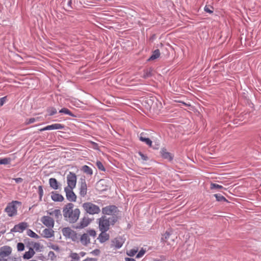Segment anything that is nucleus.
Returning a JSON list of instances; mask_svg holds the SVG:
<instances>
[{"instance_id":"nucleus-24","label":"nucleus","mask_w":261,"mask_h":261,"mask_svg":"<svg viewBox=\"0 0 261 261\" xmlns=\"http://www.w3.org/2000/svg\"><path fill=\"white\" fill-rule=\"evenodd\" d=\"M140 140L142 142L145 143L147 145H148L150 147L151 146L152 141H151V140L148 138L143 137V135L142 134H141L140 135Z\"/></svg>"},{"instance_id":"nucleus-43","label":"nucleus","mask_w":261,"mask_h":261,"mask_svg":"<svg viewBox=\"0 0 261 261\" xmlns=\"http://www.w3.org/2000/svg\"><path fill=\"white\" fill-rule=\"evenodd\" d=\"M90 253L94 255H98L100 253V251L98 249H95L94 250L91 252Z\"/></svg>"},{"instance_id":"nucleus-16","label":"nucleus","mask_w":261,"mask_h":261,"mask_svg":"<svg viewBox=\"0 0 261 261\" xmlns=\"http://www.w3.org/2000/svg\"><path fill=\"white\" fill-rule=\"evenodd\" d=\"M161 153L162 156L167 160L171 161L173 158V155L171 153L168 152L165 148L162 149Z\"/></svg>"},{"instance_id":"nucleus-1","label":"nucleus","mask_w":261,"mask_h":261,"mask_svg":"<svg viewBox=\"0 0 261 261\" xmlns=\"http://www.w3.org/2000/svg\"><path fill=\"white\" fill-rule=\"evenodd\" d=\"M81 212L79 208H74L71 203L66 204L63 208V215L65 221L74 223L79 219Z\"/></svg>"},{"instance_id":"nucleus-12","label":"nucleus","mask_w":261,"mask_h":261,"mask_svg":"<svg viewBox=\"0 0 261 261\" xmlns=\"http://www.w3.org/2000/svg\"><path fill=\"white\" fill-rule=\"evenodd\" d=\"M64 126L61 124L55 123L51 125H47L43 128L40 129V131H44L47 130H53V129H61L63 128Z\"/></svg>"},{"instance_id":"nucleus-49","label":"nucleus","mask_w":261,"mask_h":261,"mask_svg":"<svg viewBox=\"0 0 261 261\" xmlns=\"http://www.w3.org/2000/svg\"><path fill=\"white\" fill-rule=\"evenodd\" d=\"M125 261H136V260L134 258H128V257H126L125 258Z\"/></svg>"},{"instance_id":"nucleus-46","label":"nucleus","mask_w":261,"mask_h":261,"mask_svg":"<svg viewBox=\"0 0 261 261\" xmlns=\"http://www.w3.org/2000/svg\"><path fill=\"white\" fill-rule=\"evenodd\" d=\"M139 155L141 156V159L144 161H146L147 160V156H146L145 155H144L141 152H139Z\"/></svg>"},{"instance_id":"nucleus-42","label":"nucleus","mask_w":261,"mask_h":261,"mask_svg":"<svg viewBox=\"0 0 261 261\" xmlns=\"http://www.w3.org/2000/svg\"><path fill=\"white\" fill-rule=\"evenodd\" d=\"M38 189H39V194L40 198H41V197H42L43 194V190L42 189V187L41 186H39L38 188Z\"/></svg>"},{"instance_id":"nucleus-45","label":"nucleus","mask_w":261,"mask_h":261,"mask_svg":"<svg viewBox=\"0 0 261 261\" xmlns=\"http://www.w3.org/2000/svg\"><path fill=\"white\" fill-rule=\"evenodd\" d=\"M6 97H3L0 99V105L2 106L6 102Z\"/></svg>"},{"instance_id":"nucleus-23","label":"nucleus","mask_w":261,"mask_h":261,"mask_svg":"<svg viewBox=\"0 0 261 261\" xmlns=\"http://www.w3.org/2000/svg\"><path fill=\"white\" fill-rule=\"evenodd\" d=\"M160 56V52L159 49L155 50L150 57L148 59V61H153L158 59Z\"/></svg>"},{"instance_id":"nucleus-39","label":"nucleus","mask_w":261,"mask_h":261,"mask_svg":"<svg viewBox=\"0 0 261 261\" xmlns=\"http://www.w3.org/2000/svg\"><path fill=\"white\" fill-rule=\"evenodd\" d=\"M145 251L143 249H141L137 254L136 257L140 258V257H142L144 255V254H145Z\"/></svg>"},{"instance_id":"nucleus-4","label":"nucleus","mask_w":261,"mask_h":261,"mask_svg":"<svg viewBox=\"0 0 261 261\" xmlns=\"http://www.w3.org/2000/svg\"><path fill=\"white\" fill-rule=\"evenodd\" d=\"M96 231L93 229L87 231L86 233L83 234L80 237V242L84 246H88L90 243V236L94 238L96 237Z\"/></svg>"},{"instance_id":"nucleus-18","label":"nucleus","mask_w":261,"mask_h":261,"mask_svg":"<svg viewBox=\"0 0 261 261\" xmlns=\"http://www.w3.org/2000/svg\"><path fill=\"white\" fill-rule=\"evenodd\" d=\"M51 198L54 201H62L64 200V197L61 194L53 192L51 193Z\"/></svg>"},{"instance_id":"nucleus-50","label":"nucleus","mask_w":261,"mask_h":261,"mask_svg":"<svg viewBox=\"0 0 261 261\" xmlns=\"http://www.w3.org/2000/svg\"><path fill=\"white\" fill-rule=\"evenodd\" d=\"M79 256L80 257H83L86 254V253L84 252H81L79 254Z\"/></svg>"},{"instance_id":"nucleus-20","label":"nucleus","mask_w":261,"mask_h":261,"mask_svg":"<svg viewBox=\"0 0 261 261\" xmlns=\"http://www.w3.org/2000/svg\"><path fill=\"white\" fill-rule=\"evenodd\" d=\"M49 184L50 187L54 190H57L59 188V183L55 178H50L49 179Z\"/></svg>"},{"instance_id":"nucleus-26","label":"nucleus","mask_w":261,"mask_h":261,"mask_svg":"<svg viewBox=\"0 0 261 261\" xmlns=\"http://www.w3.org/2000/svg\"><path fill=\"white\" fill-rule=\"evenodd\" d=\"M47 247L49 248L50 249H51L55 251H56L57 252L59 253L60 251V248L58 246V245L56 244H54L51 243H49L47 244Z\"/></svg>"},{"instance_id":"nucleus-52","label":"nucleus","mask_w":261,"mask_h":261,"mask_svg":"<svg viewBox=\"0 0 261 261\" xmlns=\"http://www.w3.org/2000/svg\"><path fill=\"white\" fill-rule=\"evenodd\" d=\"M0 261H7V260H6V259H5L1 258L0 257Z\"/></svg>"},{"instance_id":"nucleus-27","label":"nucleus","mask_w":261,"mask_h":261,"mask_svg":"<svg viewBox=\"0 0 261 261\" xmlns=\"http://www.w3.org/2000/svg\"><path fill=\"white\" fill-rule=\"evenodd\" d=\"M27 233L29 237L31 238H35L36 239L39 238V236L31 229H28L27 231Z\"/></svg>"},{"instance_id":"nucleus-11","label":"nucleus","mask_w":261,"mask_h":261,"mask_svg":"<svg viewBox=\"0 0 261 261\" xmlns=\"http://www.w3.org/2000/svg\"><path fill=\"white\" fill-rule=\"evenodd\" d=\"M64 191L66 193V196L67 199L70 201H75L76 199V196L75 194L73 192V189H70L68 188H64Z\"/></svg>"},{"instance_id":"nucleus-21","label":"nucleus","mask_w":261,"mask_h":261,"mask_svg":"<svg viewBox=\"0 0 261 261\" xmlns=\"http://www.w3.org/2000/svg\"><path fill=\"white\" fill-rule=\"evenodd\" d=\"M87 193V184L85 180H82L80 187V194L84 196Z\"/></svg>"},{"instance_id":"nucleus-31","label":"nucleus","mask_w":261,"mask_h":261,"mask_svg":"<svg viewBox=\"0 0 261 261\" xmlns=\"http://www.w3.org/2000/svg\"><path fill=\"white\" fill-rule=\"evenodd\" d=\"M60 113H64L69 116H73L72 113L67 108H63L59 111Z\"/></svg>"},{"instance_id":"nucleus-10","label":"nucleus","mask_w":261,"mask_h":261,"mask_svg":"<svg viewBox=\"0 0 261 261\" xmlns=\"http://www.w3.org/2000/svg\"><path fill=\"white\" fill-rule=\"evenodd\" d=\"M28 225L26 222H21L18 224L15 225L11 229L13 232H22L25 229L27 228Z\"/></svg>"},{"instance_id":"nucleus-8","label":"nucleus","mask_w":261,"mask_h":261,"mask_svg":"<svg viewBox=\"0 0 261 261\" xmlns=\"http://www.w3.org/2000/svg\"><path fill=\"white\" fill-rule=\"evenodd\" d=\"M102 212L103 214L112 215L117 218V207L114 205L107 206L102 209Z\"/></svg>"},{"instance_id":"nucleus-40","label":"nucleus","mask_w":261,"mask_h":261,"mask_svg":"<svg viewBox=\"0 0 261 261\" xmlns=\"http://www.w3.org/2000/svg\"><path fill=\"white\" fill-rule=\"evenodd\" d=\"M151 76V72L150 70H146L145 71L143 75V77L144 78H147L149 76Z\"/></svg>"},{"instance_id":"nucleus-33","label":"nucleus","mask_w":261,"mask_h":261,"mask_svg":"<svg viewBox=\"0 0 261 261\" xmlns=\"http://www.w3.org/2000/svg\"><path fill=\"white\" fill-rule=\"evenodd\" d=\"M114 243L117 248H119L122 246V243L118 239H116L115 241H114Z\"/></svg>"},{"instance_id":"nucleus-3","label":"nucleus","mask_w":261,"mask_h":261,"mask_svg":"<svg viewBox=\"0 0 261 261\" xmlns=\"http://www.w3.org/2000/svg\"><path fill=\"white\" fill-rule=\"evenodd\" d=\"M84 210L90 215L98 214L100 212V207L90 202H85L82 204Z\"/></svg>"},{"instance_id":"nucleus-48","label":"nucleus","mask_w":261,"mask_h":261,"mask_svg":"<svg viewBox=\"0 0 261 261\" xmlns=\"http://www.w3.org/2000/svg\"><path fill=\"white\" fill-rule=\"evenodd\" d=\"M35 118H30L29 120L28 123H32L35 121Z\"/></svg>"},{"instance_id":"nucleus-7","label":"nucleus","mask_w":261,"mask_h":261,"mask_svg":"<svg viewBox=\"0 0 261 261\" xmlns=\"http://www.w3.org/2000/svg\"><path fill=\"white\" fill-rule=\"evenodd\" d=\"M66 178L67 186L65 188L73 189L75 187L76 184V176L75 174L70 172L69 174H67Z\"/></svg>"},{"instance_id":"nucleus-19","label":"nucleus","mask_w":261,"mask_h":261,"mask_svg":"<svg viewBox=\"0 0 261 261\" xmlns=\"http://www.w3.org/2000/svg\"><path fill=\"white\" fill-rule=\"evenodd\" d=\"M101 233L99 235L98 239L100 243H103L109 239V235L106 233L107 231H101Z\"/></svg>"},{"instance_id":"nucleus-38","label":"nucleus","mask_w":261,"mask_h":261,"mask_svg":"<svg viewBox=\"0 0 261 261\" xmlns=\"http://www.w3.org/2000/svg\"><path fill=\"white\" fill-rule=\"evenodd\" d=\"M70 256L72 259L75 260H79L80 258L79 254L76 253H71Z\"/></svg>"},{"instance_id":"nucleus-14","label":"nucleus","mask_w":261,"mask_h":261,"mask_svg":"<svg viewBox=\"0 0 261 261\" xmlns=\"http://www.w3.org/2000/svg\"><path fill=\"white\" fill-rule=\"evenodd\" d=\"M11 252V248L9 246H5L0 249V257L8 256Z\"/></svg>"},{"instance_id":"nucleus-30","label":"nucleus","mask_w":261,"mask_h":261,"mask_svg":"<svg viewBox=\"0 0 261 261\" xmlns=\"http://www.w3.org/2000/svg\"><path fill=\"white\" fill-rule=\"evenodd\" d=\"M214 196L218 201H227L226 198L220 194H215Z\"/></svg>"},{"instance_id":"nucleus-41","label":"nucleus","mask_w":261,"mask_h":261,"mask_svg":"<svg viewBox=\"0 0 261 261\" xmlns=\"http://www.w3.org/2000/svg\"><path fill=\"white\" fill-rule=\"evenodd\" d=\"M170 234L168 232H166L162 237V239L164 240V241H166L167 239H168L169 238Z\"/></svg>"},{"instance_id":"nucleus-37","label":"nucleus","mask_w":261,"mask_h":261,"mask_svg":"<svg viewBox=\"0 0 261 261\" xmlns=\"http://www.w3.org/2000/svg\"><path fill=\"white\" fill-rule=\"evenodd\" d=\"M48 112L49 113V115H53L57 113V110L54 108H50L48 109Z\"/></svg>"},{"instance_id":"nucleus-53","label":"nucleus","mask_w":261,"mask_h":261,"mask_svg":"<svg viewBox=\"0 0 261 261\" xmlns=\"http://www.w3.org/2000/svg\"><path fill=\"white\" fill-rule=\"evenodd\" d=\"M71 1H70L68 2V5L69 6H70V5H71Z\"/></svg>"},{"instance_id":"nucleus-28","label":"nucleus","mask_w":261,"mask_h":261,"mask_svg":"<svg viewBox=\"0 0 261 261\" xmlns=\"http://www.w3.org/2000/svg\"><path fill=\"white\" fill-rule=\"evenodd\" d=\"M138 251V248H133L129 250H127L126 252V254L128 256H133L137 253Z\"/></svg>"},{"instance_id":"nucleus-47","label":"nucleus","mask_w":261,"mask_h":261,"mask_svg":"<svg viewBox=\"0 0 261 261\" xmlns=\"http://www.w3.org/2000/svg\"><path fill=\"white\" fill-rule=\"evenodd\" d=\"M16 182L20 183L22 181V179L21 178H16L14 179Z\"/></svg>"},{"instance_id":"nucleus-15","label":"nucleus","mask_w":261,"mask_h":261,"mask_svg":"<svg viewBox=\"0 0 261 261\" xmlns=\"http://www.w3.org/2000/svg\"><path fill=\"white\" fill-rule=\"evenodd\" d=\"M47 213L48 215L52 216L57 220L61 218L62 216L61 211L59 209H50L47 211Z\"/></svg>"},{"instance_id":"nucleus-29","label":"nucleus","mask_w":261,"mask_h":261,"mask_svg":"<svg viewBox=\"0 0 261 261\" xmlns=\"http://www.w3.org/2000/svg\"><path fill=\"white\" fill-rule=\"evenodd\" d=\"M11 159L10 158L0 159V165H7L10 163Z\"/></svg>"},{"instance_id":"nucleus-25","label":"nucleus","mask_w":261,"mask_h":261,"mask_svg":"<svg viewBox=\"0 0 261 261\" xmlns=\"http://www.w3.org/2000/svg\"><path fill=\"white\" fill-rule=\"evenodd\" d=\"M82 170L84 173L88 175H92L93 174L92 169L87 165H84L82 167Z\"/></svg>"},{"instance_id":"nucleus-17","label":"nucleus","mask_w":261,"mask_h":261,"mask_svg":"<svg viewBox=\"0 0 261 261\" xmlns=\"http://www.w3.org/2000/svg\"><path fill=\"white\" fill-rule=\"evenodd\" d=\"M49 228L44 229L42 232L41 235L45 238H50L54 236V231L53 229Z\"/></svg>"},{"instance_id":"nucleus-32","label":"nucleus","mask_w":261,"mask_h":261,"mask_svg":"<svg viewBox=\"0 0 261 261\" xmlns=\"http://www.w3.org/2000/svg\"><path fill=\"white\" fill-rule=\"evenodd\" d=\"M223 187L221 186V185H218V184H214V183H212L211 184V189H218V190H219V189H223Z\"/></svg>"},{"instance_id":"nucleus-13","label":"nucleus","mask_w":261,"mask_h":261,"mask_svg":"<svg viewBox=\"0 0 261 261\" xmlns=\"http://www.w3.org/2000/svg\"><path fill=\"white\" fill-rule=\"evenodd\" d=\"M90 223V220L89 218L84 217L83 218L78 225L76 226V228L82 229L87 227Z\"/></svg>"},{"instance_id":"nucleus-35","label":"nucleus","mask_w":261,"mask_h":261,"mask_svg":"<svg viewBox=\"0 0 261 261\" xmlns=\"http://www.w3.org/2000/svg\"><path fill=\"white\" fill-rule=\"evenodd\" d=\"M57 255L53 251H49L48 253V257L51 260H54L56 258Z\"/></svg>"},{"instance_id":"nucleus-22","label":"nucleus","mask_w":261,"mask_h":261,"mask_svg":"<svg viewBox=\"0 0 261 261\" xmlns=\"http://www.w3.org/2000/svg\"><path fill=\"white\" fill-rule=\"evenodd\" d=\"M34 254L35 251L34 249H32V248H30L29 250L28 251L25 252V253L23 255V258L25 259H30L34 255Z\"/></svg>"},{"instance_id":"nucleus-44","label":"nucleus","mask_w":261,"mask_h":261,"mask_svg":"<svg viewBox=\"0 0 261 261\" xmlns=\"http://www.w3.org/2000/svg\"><path fill=\"white\" fill-rule=\"evenodd\" d=\"M204 11L209 13H212L213 12V10L211 9V8L209 6H205L204 7Z\"/></svg>"},{"instance_id":"nucleus-9","label":"nucleus","mask_w":261,"mask_h":261,"mask_svg":"<svg viewBox=\"0 0 261 261\" xmlns=\"http://www.w3.org/2000/svg\"><path fill=\"white\" fill-rule=\"evenodd\" d=\"M41 221L48 228H53L54 226V220L49 216H44L42 217L41 219Z\"/></svg>"},{"instance_id":"nucleus-6","label":"nucleus","mask_w":261,"mask_h":261,"mask_svg":"<svg viewBox=\"0 0 261 261\" xmlns=\"http://www.w3.org/2000/svg\"><path fill=\"white\" fill-rule=\"evenodd\" d=\"M63 235L66 238L71 239L73 241H76L79 239L76 232L69 227H65L62 229Z\"/></svg>"},{"instance_id":"nucleus-5","label":"nucleus","mask_w":261,"mask_h":261,"mask_svg":"<svg viewBox=\"0 0 261 261\" xmlns=\"http://www.w3.org/2000/svg\"><path fill=\"white\" fill-rule=\"evenodd\" d=\"M20 205V202L17 201H13L9 203L5 208V212L10 217H12L17 214V207L16 205Z\"/></svg>"},{"instance_id":"nucleus-51","label":"nucleus","mask_w":261,"mask_h":261,"mask_svg":"<svg viewBox=\"0 0 261 261\" xmlns=\"http://www.w3.org/2000/svg\"><path fill=\"white\" fill-rule=\"evenodd\" d=\"M83 261H95V259L94 258H87L85 260H84Z\"/></svg>"},{"instance_id":"nucleus-36","label":"nucleus","mask_w":261,"mask_h":261,"mask_svg":"<svg viewBox=\"0 0 261 261\" xmlns=\"http://www.w3.org/2000/svg\"><path fill=\"white\" fill-rule=\"evenodd\" d=\"M17 250L19 251H23L24 249V245L22 243H18L17 245Z\"/></svg>"},{"instance_id":"nucleus-34","label":"nucleus","mask_w":261,"mask_h":261,"mask_svg":"<svg viewBox=\"0 0 261 261\" xmlns=\"http://www.w3.org/2000/svg\"><path fill=\"white\" fill-rule=\"evenodd\" d=\"M96 166L99 170H100L101 171L105 170V168L104 166H103L102 163L100 162V161L96 162Z\"/></svg>"},{"instance_id":"nucleus-2","label":"nucleus","mask_w":261,"mask_h":261,"mask_svg":"<svg viewBox=\"0 0 261 261\" xmlns=\"http://www.w3.org/2000/svg\"><path fill=\"white\" fill-rule=\"evenodd\" d=\"M117 220V218L114 216L108 219L106 216L101 217L99 219V228L100 231H108L109 229L110 223L114 224Z\"/></svg>"}]
</instances>
